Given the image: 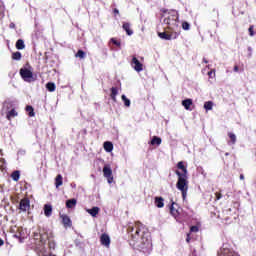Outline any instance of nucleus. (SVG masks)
<instances>
[{"instance_id":"obj_23","label":"nucleus","mask_w":256,"mask_h":256,"mask_svg":"<svg viewBox=\"0 0 256 256\" xmlns=\"http://www.w3.org/2000/svg\"><path fill=\"white\" fill-rule=\"evenodd\" d=\"M75 205H77V199L72 198L66 201V207L67 209H73V207H75Z\"/></svg>"},{"instance_id":"obj_31","label":"nucleus","mask_w":256,"mask_h":256,"mask_svg":"<svg viewBox=\"0 0 256 256\" xmlns=\"http://www.w3.org/2000/svg\"><path fill=\"white\" fill-rule=\"evenodd\" d=\"M121 99L124 102L125 107H131V100H129L125 94L121 96Z\"/></svg>"},{"instance_id":"obj_41","label":"nucleus","mask_w":256,"mask_h":256,"mask_svg":"<svg viewBox=\"0 0 256 256\" xmlns=\"http://www.w3.org/2000/svg\"><path fill=\"white\" fill-rule=\"evenodd\" d=\"M190 233H199V227L198 226H191L190 227Z\"/></svg>"},{"instance_id":"obj_3","label":"nucleus","mask_w":256,"mask_h":256,"mask_svg":"<svg viewBox=\"0 0 256 256\" xmlns=\"http://www.w3.org/2000/svg\"><path fill=\"white\" fill-rule=\"evenodd\" d=\"M165 25H168V28L173 31L174 29H177L179 27V14L177 12L170 13L165 19H164Z\"/></svg>"},{"instance_id":"obj_18","label":"nucleus","mask_w":256,"mask_h":256,"mask_svg":"<svg viewBox=\"0 0 256 256\" xmlns=\"http://www.w3.org/2000/svg\"><path fill=\"white\" fill-rule=\"evenodd\" d=\"M175 205H177V203L172 202V204L170 206V213L172 216L175 217V219H177V217L179 216V210L177 208H175Z\"/></svg>"},{"instance_id":"obj_21","label":"nucleus","mask_w":256,"mask_h":256,"mask_svg":"<svg viewBox=\"0 0 256 256\" xmlns=\"http://www.w3.org/2000/svg\"><path fill=\"white\" fill-rule=\"evenodd\" d=\"M11 109H15L13 107V103L7 102V101L3 103L2 111H5V113H8V111H11Z\"/></svg>"},{"instance_id":"obj_46","label":"nucleus","mask_w":256,"mask_h":256,"mask_svg":"<svg viewBox=\"0 0 256 256\" xmlns=\"http://www.w3.org/2000/svg\"><path fill=\"white\" fill-rule=\"evenodd\" d=\"M5 245V241H3V239L0 238V247H3Z\"/></svg>"},{"instance_id":"obj_7","label":"nucleus","mask_w":256,"mask_h":256,"mask_svg":"<svg viewBox=\"0 0 256 256\" xmlns=\"http://www.w3.org/2000/svg\"><path fill=\"white\" fill-rule=\"evenodd\" d=\"M46 241H48V248L50 251H55V247H57V243L55 242V235L53 234V231L50 230L48 233V237L46 238Z\"/></svg>"},{"instance_id":"obj_12","label":"nucleus","mask_w":256,"mask_h":256,"mask_svg":"<svg viewBox=\"0 0 256 256\" xmlns=\"http://www.w3.org/2000/svg\"><path fill=\"white\" fill-rule=\"evenodd\" d=\"M182 105L186 111H193V108H191V105H193V100L188 98L182 101Z\"/></svg>"},{"instance_id":"obj_50","label":"nucleus","mask_w":256,"mask_h":256,"mask_svg":"<svg viewBox=\"0 0 256 256\" xmlns=\"http://www.w3.org/2000/svg\"><path fill=\"white\" fill-rule=\"evenodd\" d=\"M203 63H209V61L207 60V58H203Z\"/></svg>"},{"instance_id":"obj_1","label":"nucleus","mask_w":256,"mask_h":256,"mask_svg":"<svg viewBox=\"0 0 256 256\" xmlns=\"http://www.w3.org/2000/svg\"><path fill=\"white\" fill-rule=\"evenodd\" d=\"M127 233L130 236V245L137 251L142 253H150L153 244L151 243V235L147 227L141 222L129 225Z\"/></svg>"},{"instance_id":"obj_2","label":"nucleus","mask_w":256,"mask_h":256,"mask_svg":"<svg viewBox=\"0 0 256 256\" xmlns=\"http://www.w3.org/2000/svg\"><path fill=\"white\" fill-rule=\"evenodd\" d=\"M177 169L175 173L178 177V181L176 183V187L182 193V199L185 201L187 199V192L189 191V181L187 180L188 171L187 166L183 161L177 163ZM182 171V172H181Z\"/></svg>"},{"instance_id":"obj_4","label":"nucleus","mask_w":256,"mask_h":256,"mask_svg":"<svg viewBox=\"0 0 256 256\" xmlns=\"http://www.w3.org/2000/svg\"><path fill=\"white\" fill-rule=\"evenodd\" d=\"M50 231L51 230H47V228H41L39 229V232H34L33 237L35 241H39V243L45 245V243H47V237Z\"/></svg>"},{"instance_id":"obj_5","label":"nucleus","mask_w":256,"mask_h":256,"mask_svg":"<svg viewBox=\"0 0 256 256\" xmlns=\"http://www.w3.org/2000/svg\"><path fill=\"white\" fill-rule=\"evenodd\" d=\"M20 77L27 83H31V81H35V78H33V72L27 68H21L20 69Z\"/></svg>"},{"instance_id":"obj_22","label":"nucleus","mask_w":256,"mask_h":256,"mask_svg":"<svg viewBox=\"0 0 256 256\" xmlns=\"http://www.w3.org/2000/svg\"><path fill=\"white\" fill-rule=\"evenodd\" d=\"M63 185V176L61 174H58L55 178V187L56 189H59Z\"/></svg>"},{"instance_id":"obj_40","label":"nucleus","mask_w":256,"mask_h":256,"mask_svg":"<svg viewBox=\"0 0 256 256\" xmlns=\"http://www.w3.org/2000/svg\"><path fill=\"white\" fill-rule=\"evenodd\" d=\"M209 79H215V69H211L208 72Z\"/></svg>"},{"instance_id":"obj_30","label":"nucleus","mask_w":256,"mask_h":256,"mask_svg":"<svg viewBox=\"0 0 256 256\" xmlns=\"http://www.w3.org/2000/svg\"><path fill=\"white\" fill-rule=\"evenodd\" d=\"M161 143H162V140L158 136H154L150 142L151 145H158V146L161 145Z\"/></svg>"},{"instance_id":"obj_36","label":"nucleus","mask_w":256,"mask_h":256,"mask_svg":"<svg viewBox=\"0 0 256 256\" xmlns=\"http://www.w3.org/2000/svg\"><path fill=\"white\" fill-rule=\"evenodd\" d=\"M40 256H56L52 253H50L49 255H47V249H45V246L42 247V249L40 250Z\"/></svg>"},{"instance_id":"obj_48","label":"nucleus","mask_w":256,"mask_h":256,"mask_svg":"<svg viewBox=\"0 0 256 256\" xmlns=\"http://www.w3.org/2000/svg\"><path fill=\"white\" fill-rule=\"evenodd\" d=\"M234 71H235V73H237L239 71V66L235 65L234 66Z\"/></svg>"},{"instance_id":"obj_32","label":"nucleus","mask_w":256,"mask_h":256,"mask_svg":"<svg viewBox=\"0 0 256 256\" xmlns=\"http://www.w3.org/2000/svg\"><path fill=\"white\" fill-rule=\"evenodd\" d=\"M26 111L29 117H35V110L33 109V106H26Z\"/></svg>"},{"instance_id":"obj_38","label":"nucleus","mask_w":256,"mask_h":256,"mask_svg":"<svg viewBox=\"0 0 256 256\" xmlns=\"http://www.w3.org/2000/svg\"><path fill=\"white\" fill-rule=\"evenodd\" d=\"M111 43H113V45H116V47H121V42L117 40V38H111Z\"/></svg>"},{"instance_id":"obj_49","label":"nucleus","mask_w":256,"mask_h":256,"mask_svg":"<svg viewBox=\"0 0 256 256\" xmlns=\"http://www.w3.org/2000/svg\"><path fill=\"white\" fill-rule=\"evenodd\" d=\"M240 180H241V181H245V175L241 174V175H240Z\"/></svg>"},{"instance_id":"obj_20","label":"nucleus","mask_w":256,"mask_h":256,"mask_svg":"<svg viewBox=\"0 0 256 256\" xmlns=\"http://www.w3.org/2000/svg\"><path fill=\"white\" fill-rule=\"evenodd\" d=\"M228 137L230 139L228 145H235L237 143V136L233 132H228Z\"/></svg>"},{"instance_id":"obj_9","label":"nucleus","mask_w":256,"mask_h":256,"mask_svg":"<svg viewBox=\"0 0 256 256\" xmlns=\"http://www.w3.org/2000/svg\"><path fill=\"white\" fill-rule=\"evenodd\" d=\"M31 207V202L29 201V198H23L19 203V209L20 211H27Z\"/></svg>"},{"instance_id":"obj_51","label":"nucleus","mask_w":256,"mask_h":256,"mask_svg":"<svg viewBox=\"0 0 256 256\" xmlns=\"http://www.w3.org/2000/svg\"><path fill=\"white\" fill-rule=\"evenodd\" d=\"M206 67H207L208 69L210 68V67H209V65H208V66H206Z\"/></svg>"},{"instance_id":"obj_28","label":"nucleus","mask_w":256,"mask_h":256,"mask_svg":"<svg viewBox=\"0 0 256 256\" xmlns=\"http://www.w3.org/2000/svg\"><path fill=\"white\" fill-rule=\"evenodd\" d=\"M11 177L13 179V181H19L20 177H21V172L19 170H15L14 172H12Z\"/></svg>"},{"instance_id":"obj_14","label":"nucleus","mask_w":256,"mask_h":256,"mask_svg":"<svg viewBox=\"0 0 256 256\" xmlns=\"http://www.w3.org/2000/svg\"><path fill=\"white\" fill-rule=\"evenodd\" d=\"M110 91V98L112 99V101H114V103H117V95H119V88L112 87Z\"/></svg>"},{"instance_id":"obj_39","label":"nucleus","mask_w":256,"mask_h":256,"mask_svg":"<svg viewBox=\"0 0 256 256\" xmlns=\"http://www.w3.org/2000/svg\"><path fill=\"white\" fill-rule=\"evenodd\" d=\"M179 35H181V31H179V32H171L170 33L171 39H177V37H179Z\"/></svg>"},{"instance_id":"obj_11","label":"nucleus","mask_w":256,"mask_h":256,"mask_svg":"<svg viewBox=\"0 0 256 256\" xmlns=\"http://www.w3.org/2000/svg\"><path fill=\"white\" fill-rule=\"evenodd\" d=\"M62 219V224L64 225V227H71V225H73V222H71V218H69L67 216V214H63L60 216Z\"/></svg>"},{"instance_id":"obj_16","label":"nucleus","mask_w":256,"mask_h":256,"mask_svg":"<svg viewBox=\"0 0 256 256\" xmlns=\"http://www.w3.org/2000/svg\"><path fill=\"white\" fill-rule=\"evenodd\" d=\"M52 214H53V206H51V204H45L44 205L45 217H51Z\"/></svg>"},{"instance_id":"obj_37","label":"nucleus","mask_w":256,"mask_h":256,"mask_svg":"<svg viewBox=\"0 0 256 256\" xmlns=\"http://www.w3.org/2000/svg\"><path fill=\"white\" fill-rule=\"evenodd\" d=\"M182 29H184V31H189V29H191V24H189V22H182Z\"/></svg>"},{"instance_id":"obj_24","label":"nucleus","mask_w":256,"mask_h":256,"mask_svg":"<svg viewBox=\"0 0 256 256\" xmlns=\"http://www.w3.org/2000/svg\"><path fill=\"white\" fill-rule=\"evenodd\" d=\"M104 150L107 153H111V151H113V143L109 141L104 142Z\"/></svg>"},{"instance_id":"obj_42","label":"nucleus","mask_w":256,"mask_h":256,"mask_svg":"<svg viewBox=\"0 0 256 256\" xmlns=\"http://www.w3.org/2000/svg\"><path fill=\"white\" fill-rule=\"evenodd\" d=\"M223 197V194L221 192H215V201H219Z\"/></svg>"},{"instance_id":"obj_8","label":"nucleus","mask_w":256,"mask_h":256,"mask_svg":"<svg viewBox=\"0 0 256 256\" xmlns=\"http://www.w3.org/2000/svg\"><path fill=\"white\" fill-rule=\"evenodd\" d=\"M131 67L137 71V73H141L143 71V64L139 62V59L137 57L133 56L131 61Z\"/></svg>"},{"instance_id":"obj_19","label":"nucleus","mask_w":256,"mask_h":256,"mask_svg":"<svg viewBox=\"0 0 256 256\" xmlns=\"http://www.w3.org/2000/svg\"><path fill=\"white\" fill-rule=\"evenodd\" d=\"M122 29H124V31H126V34L131 36L133 35V31L131 30V24L128 22H124L122 25Z\"/></svg>"},{"instance_id":"obj_29","label":"nucleus","mask_w":256,"mask_h":256,"mask_svg":"<svg viewBox=\"0 0 256 256\" xmlns=\"http://www.w3.org/2000/svg\"><path fill=\"white\" fill-rule=\"evenodd\" d=\"M224 215H226V216L224 217V221H231V217H233V214L231 213V208L226 209V210L224 211Z\"/></svg>"},{"instance_id":"obj_26","label":"nucleus","mask_w":256,"mask_h":256,"mask_svg":"<svg viewBox=\"0 0 256 256\" xmlns=\"http://www.w3.org/2000/svg\"><path fill=\"white\" fill-rule=\"evenodd\" d=\"M46 89L47 91H49L50 93H53L56 89H57V86H55V83L53 82H48L46 84Z\"/></svg>"},{"instance_id":"obj_13","label":"nucleus","mask_w":256,"mask_h":256,"mask_svg":"<svg viewBox=\"0 0 256 256\" xmlns=\"http://www.w3.org/2000/svg\"><path fill=\"white\" fill-rule=\"evenodd\" d=\"M154 205H156L158 209H163V207H165V199H163V197H155Z\"/></svg>"},{"instance_id":"obj_25","label":"nucleus","mask_w":256,"mask_h":256,"mask_svg":"<svg viewBox=\"0 0 256 256\" xmlns=\"http://www.w3.org/2000/svg\"><path fill=\"white\" fill-rule=\"evenodd\" d=\"M16 49H18L19 51L25 49V41H23V39H18L17 40Z\"/></svg>"},{"instance_id":"obj_15","label":"nucleus","mask_w":256,"mask_h":256,"mask_svg":"<svg viewBox=\"0 0 256 256\" xmlns=\"http://www.w3.org/2000/svg\"><path fill=\"white\" fill-rule=\"evenodd\" d=\"M17 115H19L17 110H15V108H12L10 111L6 112V119H8V121H11V119H15Z\"/></svg>"},{"instance_id":"obj_17","label":"nucleus","mask_w":256,"mask_h":256,"mask_svg":"<svg viewBox=\"0 0 256 256\" xmlns=\"http://www.w3.org/2000/svg\"><path fill=\"white\" fill-rule=\"evenodd\" d=\"M101 209L97 206L92 207L91 209H87V213H89V215H91V217H97V215H99V211Z\"/></svg>"},{"instance_id":"obj_43","label":"nucleus","mask_w":256,"mask_h":256,"mask_svg":"<svg viewBox=\"0 0 256 256\" xmlns=\"http://www.w3.org/2000/svg\"><path fill=\"white\" fill-rule=\"evenodd\" d=\"M253 29H254V26H253V25H251V26L249 27V29H248L250 37H253V35H255V31H254Z\"/></svg>"},{"instance_id":"obj_33","label":"nucleus","mask_w":256,"mask_h":256,"mask_svg":"<svg viewBox=\"0 0 256 256\" xmlns=\"http://www.w3.org/2000/svg\"><path fill=\"white\" fill-rule=\"evenodd\" d=\"M204 109L206 111H211L213 109V101H207L204 103Z\"/></svg>"},{"instance_id":"obj_47","label":"nucleus","mask_w":256,"mask_h":256,"mask_svg":"<svg viewBox=\"0 0 256 256\" xmlns=\"http://www.w3.org/2000/svg\"><path fill=\"white\" fill-rule=\"evenodd\" d=\"M9 27L10 29H15V23H10Z\"/></svg>"},{"instance_id":"obj_6","label":"nucleus","mask_w":256,"mask_h":256,"mask_svg":"<svg viewBox=\"0 0 256 256\" xmlns=\"http://www.w3.org/2000/svg\"><path fill=\"white\" fill-rule=\"evenodd\" d=\"M103 175L107 179V182L109 184L113 183V170L111 169V166L109 164H106L103 167Z\"/></svg>"},{"instance_id":"obj_34","label":"nucleus","mask_w":256,"mask_h":256,"mask_svg":"<svg viewBox=\"0 0 256 256\" xmlns=\"http://www.w3.org/2000/svg\"><path fill=\"white\" fill-rule=\"evenodd\" d=\"M12 59L14 61H21V52L17 51L12 53Z\"/></svg>"},{"instance_id":"obj_44","label":"nucleus","mask_w":256,"mask_h":256,"mask_svg":"<svg viewBox=\"0 0 256 256\" xmlns=\"http://www.w3.org/2000/svg\"><path fill=\"white\" fill-rule=\"evenodd\" d=\"M186 242L191 243V236H190V234H187Z\"/></svg>"},{"instance_id":"obj_27","label":"nucleus","mask_w":256,"mask_h":256,"mask_svg":"<svg viewBox=\"0 0 256 256\" xmlns=\"http://www.w3.org/2000/svg\"><path fill=\"white\" fill-rule=\"evenodd\" d=\"M158 36L160 39H164L165 41H171V36L170 34H167V32H159Z\"/></svg>"},{"instance_id":"obj_45","label":"nucleus","mask_w":256,"mask_h":256,"mask_svg":"<svg viewBox=\"0 0 256 256\" xmlns=\"http://www.w3.org/2000/svg\"><path fill=\"white\" fill-rule=\"evenodd\" d=\"M113 13H114L115 15H119V9L114 8Z\"/></svg>"},{"instance_id":"obj_10","label":"nucleus","mask_w":256,"mask_h":256,"mask_svg":"<svg viewBox=\"0 0 256 256\" xmlns=\"http://www.w3.org/2000/svg\"><path fill=\"white\" fill-rule=\"evenodd\" d=\"M100 243L104 247H109L111 245V238L109 237V235L107 233H103L100 236Z\"/></svg>"},{"instance_id":"obj_35","label":"nucleus","mask_w":256,"mask_h":256,"mask_svg":"<svg viewBox=\"0 0 256 256\" xmlns=\"http://www.w3.org/2000/svg\"><path fill=\"white\" fill-rule=\"evenodd\" d=\"M75 57H78V59H85L86 57L85 51L78 50L77 53L75 54Z\"/></svg>"}]
</instances>
